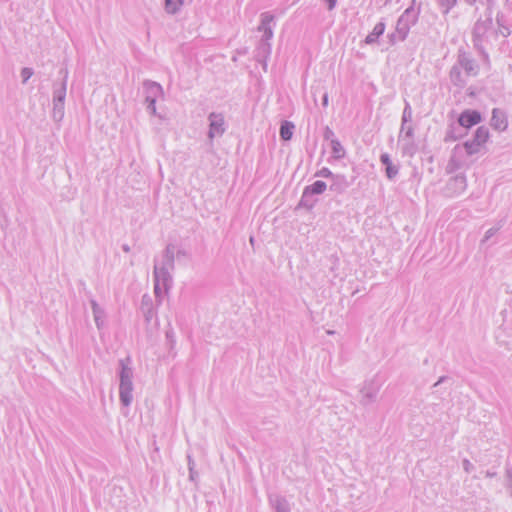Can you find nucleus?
<instances>
[{
    "instance_id": "f257e3e1",
    "label": "nucleus",
    "mask_w": 512,
    "mask_h": 512,
    "mask_svg": "<svg viewBox=\"0 0 512 512\" xmlns=\"http://www.w3.org/2000/svg\"><path fill=\"white\" fill-rule=\"evenodd\" d=\"M175 268V249L173 244H168L163 251L162 260L160 263L155 261L153 277L157 281H162V286L165 291L171 288L173 278L172 271Z\"/></svg>"
},
{
    "instance_id": "f03ea898",
    "label": "nucleus",
    "mask_w": 512,
    "mask_h": 512,
    "mask_svg": "<svg viewBox=\"0 0 512 512\" xmlns=\"http://www.w3.org/2000/svg\"><path fill=\"white\" fill-rule=\"evenodd\" d=\"M414 3L415 0L412 1V4ZM418 17L419 11L413 5L406 8L397 20L395 32L388 35L390 43L394 45L398 41H404L409 34L410 28L417 23Z\"/></svg>"
},
{
    "instance_id": "7ed1b4c3",
    "label": "nucleus",
    "mask_w": 512,
    "mask_h": 512,
    "mask_svg": "<svg viewBox=\"0 0 512 512\" xmlns=\"http://www.w3.org/2000/svg\"><path fill=\"white\" fill-rule=\"evenodd\" d=\"M119 397L124 407H129L133 401V370L130 367V358L119 360Z\"/></svg>"
},
{
    "instance_id": "20e7f679",
    "label": "nucleus",
    "mask_w": 512,
    "mask_h": 512,
    "mask_svg": "<svg viewBox=\"0 0 512 512\" xmlns=\"http://www.w3.org/2000/svg\"><path fill=\"white\" fill-rule=\"evenodd\" d=\"M59 74L63 76L62 81L53 84L52 117L55 121H61L64 117L68 70L63 68L59 71Z\"/></svg>"
},
{
    "instance_id": "39448f33",
    "label": "nucleus",
    "mask_w": 512,
    "mask_h": 512,
    "mask_svg": "<svg viewBox=\"0 0 512 512\" xmlns=\"http://www.w3.org/2000/svg\"><path fill=\"white\" fill-rule=\"evenodd\" d=\"M143 89L147 111L152 115H157L156 101L163 96L162 86L155 81L145 80L143 82Z\"/></svg>"
},
{
    "instance_id": "423d86ee",
    "label": "nucleus",
    "mask_w": 512,
    "mask_h": 512,
    "mask_svg": "<svg viewBox=\"0 0 512 512\" xmlns=\"http://www.w3.org/2000/svg\"><path fill=\"white\" fill-rule=\"evenodd\" d=\"M208 121H209V130H208L209 139L212 140L216 136L220 137L225 133L226 126H225V119H224L223 114L211 112L208 115Z\"/></svg>"
},
{
    "instance_id": "0eeeda50",
    "label": "nucleus",
    "mask_w": 512,
    "mask_h": 512,
    "mask_svg": "<svg viewBox=\"0 0 512 512\" xmlns=\"http://www.w3.org/2000/svg\"><path fill=\"white\" fill-rule=\"evenodd\" d=\"M274 21V16L269 12H264L261 14L260 25L258 26V31L262 32V37L259 41L261 42H270L273 38V29L271 23Z\"/></svg>"
},
{
    "instance_id": "6e6552de",
    "label": "nucleus",
    "mask_w": 512,
    "mask_h": 512,
    "mask_svg": "<svg viewBox=\"0 0 512 512\" xmlns=\"http://www.w3.org/2000/svg\"><path fill=\"white\" fill-rule=\"evenodd\" d=\"M466 188V178L463 175H456L451 177L446 186L445 193L448 196H454L463 192Z\"/></svg>"
},
{
    "instance_id": "1a4fd4ad",
    "label": "nucleus",
    "mask_w": 512,
    "mask_h": 512,
    "mask_svg": "<svg viewBox=\"0 0 512 512\" xmlns=\"http://www.w3.org/2000/svg\"><path fill=\"white\" fill-rule=\"evenodd\" d=\"M456 64L459 65V68H461L462 71H464L465 76L469 77L477 75L478 70L475 61L465 52L459 53Z\"/></svg>"
},
{
    "instance_id": "9d476101",
    "label": "nucleus",
    "mask_w": 512,
    "mask_h": 512,
    "mask_svg": "<svg viewBox=\"0 0 512 512\" xmlns=\"http://www.w3.org/2000/svg\"><path fill=\"white\" fill-rule=\"evenodd\" d=\"M379 392V387L373 382H365L363 387L360 390L361 399L360 403L364 406L369 405L374 402L377 394Z\"/></svg>"
},
{
    "instance_id": "9b49d317",
    "label": "nucleus",
    "mask_w": 512,
    "mask_h": 512,
    "mask_svg": "<svg viewBox=\"0 0 512 512\" xmlns=\"http://www.w3.org/2000/svg\"><path fill=\"white\" fill-rule=\"evenodd\" d=\"M479 122L480 112L477 110H465L460 114L458 118L459 126L466 129L478 124Z\"/></svg>"
},
{
    "instance_id": "f8f14e48",
    "label": "nucleus",
    "mask_w": 512,
    "mask_h": 512,
    "mask_svg": "<svg viewBox=\"0 0 512 512\" xmlns=\"http://www.w3.org/2000/svg\"><path fill=\"white\" fill-rule=\"evenodd\" d=\"M271 54V43L259 41L255 49V60L262 64L263 69H267V60Z\"/></svg>"
},
{
    "instance_id": "ddd939ff",
    "label": "nucleus",
    "mask_w": 512,
    "mask_h": 512,
    "mask_svg": "<svg viewBox=\"0 0 512 512\" xmlns=\"http://www.w3.org/2000/svg\"><path fill=\"white\" fill-rule=\"evenodd\" d=\"M351 184L352 182L349 181L345 175L336 174L331 180L329 189L336 194H343L347 191Z\"/></svg>"
},
{
    "instance_id": "4468645a",
    "label": "nucleus",
    "mask_w": 512,
    "mask_h": 512,
    "mask_svg": "<svg viewBox=\"0 0 512 512\" xmlns=\"http://www.w3.org/2000/svg\"><path fill=\"white\" fill-rule=\"evenodd\" d=\"M490 125L497 131H504L508 125L506 113L499 108H494L492 111Z\"/></svg>"
},
{
    "instance_id": "2eb2a0df",
    "label": "nucleus",
    "mask_w": 512,
    "mask_h": 512,
    "mask_svg": "<svg viewBox=\"0 0 512 512\" xmlns=\"http://www.w3.org/2000/svg\"><path fill=\"white\" fill-rule=\"evenodd\" d=\"M380 162L385 167V175L389 180H394L399 174V164H394L388 153L380 155Z\"/></svg>"
},
{
    "instance_id": "dca6fc26",
    "label": "nucleus",
    "mask_w": 512,
    "mask_h": 512,
    "mask_svg": "<svg viewBox=\"0 0 512 512\" xmlns=\"http://www.w3.org/2000/svg\"><path fill=\"white\" fill-rule=\"evenodd\" d=\"M140 310L145 318V321L149 323L156 315L152 298L145 294L141 299Z\"/></svg>"
},
{
    "instance_id": "f3484780",
    "label": "nucleus",
    "mask_w": 512,
    "mask_h": 512,
    "mask_svg": "<svg viewBox=\"0 0 512 512\" xmlns=\"http://www.w3.org/2000/svg\"><path fill=\"white\" fill-rule=\"evenodd\" d=\"M460 149L467 155H473L480 151V127L475 130L473 140L464 142Z\"/></svg>"
},
{
    "instance_id": "a211bd4d",
    "label": "nucleus",
    "mask_w": 512,
    "mask_h": 512,
    "mask_svg": "<svg viewBox=\"0 0 512 512\" xmlns=\"http://www.w3.org/2000/svg\"><path fill=\"white\" fill-rule=\"evenodd\" d=\"M90 304H91L95 324L98 329H102L105 325L106 313H105L104 309L101 308L99 306V304L94 299L90 300Z\"/></svg>"
},
{
    "instance_id": "6ab92c4d",
    "label": "nucleus",
    "mask_w": 512,
    "mask_h": 512,
    "mask_svg": "<svg viewBox=\"0 0 512 512\" xmlns=\"http://www.w3.org/2000/svg\"><path fill=\"white\" fill-rule=\"evenodd\" d=\"M399 143H401V151L404 156H413L417 150L414 138H402L401 132L399 133Z\"/></svg>"
},
{
    "instance_id": "aec40b11",
    "label": "nucleus",
    "mask_w": 512,
    "mask_h": 512,
    "mask_svg": "<svg viewBox=\"0 0 512 512\" xmlns=\"http://www.w3.org/2000/svg\"><path fill=\"white\" fill-rule=\"evenodd\" d=\"M385 28H386V25L383 21L377 23L374 26L372 32L366 36L364 42L368 45L377 43L379 37L383 35Z\"/></svg>"
},
{
    "instance_id": "412c9836",
    "label": "nucleus",
    "mask_w": 512,
    "mask_h": 512,
    "mask_svg": "<svg viewBox=\"0 0 512 512\" xmlns=\"http://www.w3.org/2000/svg\"><path fill=\"white\" fill-rule=\"evenodd\" d=\"M450 80L451 82L458 87H464L466 84L465 75L462 73V69L459 68V65L456 63L452 66L450 70Z\"/></svg>"
},
{
    "instance_id": "4be33fe9",
    "label": "nucleus",
    "mask_w": 512,
    "mask_h": 512,
    "mask_svg": "<svg viewBox=\"0 0 512 512\" xmlns=\"http://www.w3.org/2000/svg\"><path fill=\"white\" fill-rule=\"evenodd\" d=\"M270 502L277 512H290L289 504L284 497L280 495L271 496Z\"/></svg>"
},
{
    "instance_id": "5701e85b",
    "label": "nucleus",
    "mask_w": 512,
    "mask_h": 512,
    "mask_svg": "<svg viewBox=\"0 0 512 512\" xmlns=\"http://www.w3.org/2000/svg\"><path fill=\"white\" fill-rule=\"evenodd\" d=\"M295 126L290 121H283L280 126V137L284 141H288L293 136Z\"/></svg>"
},
{
    "instance_id": "b1692460",
    "label": "nucleus",
    "mask_w": 512,
    "mask_h": 512,
    "mask_svg": "<svg viewBox=\"0 0 512 512\" xmlns=\"http://www.w3.org/2000/svg\"><path fill=\"white\" fill-rule=\"evenodd\" d=\"M304 189L313 196L320 195L327 189V184L322 180H317L311 185L306 186Z\"/></svg>"
},
{
    "instance_id": "393cba45",
    "label": "nucleus",
    "mask_w": 512,
    "mask_h": 512,
    "mask_svg": "<svg viewBox=\"0 0 512 512\" xmlns=\"http://www.w3.org/2000/svg\"><path fill=\"white\" fill-rule=\"evenodd\" d=\"M316 202L317 200L314 199V196L304 189L299 202V206L311 210L314 208Z\"/></svg>"
},
{
    "instance_id": "a878e982",
    "label": "nucleus",
    "mask_w": 512,
    "mask_h": 512,
    "mask_svg": "<svg viewBox=\"0 0 512 512\" xmlns=\"http://www.w3.org/2000/svg\"><path fill=\"white\" fill-rule=\"evenodd\" d=\"M184 0H164L165 11L168 14H176L182 7Z\"/></svg>"
},
{
    "instance_id": "bb28decb",
    "label": "nucleus",
    "mask_w": 512,
    "mask_h": 512,
    "mask_svg": "<svg viewBox=\"0 0 512 512\" xmlns=\"http://www.w3.org/2000/svg\"><path fill=\"white\" fill-rule=\"evenodd\" d=\"M411 121H412V108H411L409 102L406 101L405 107H404L403 113H402V119H401V128H400L401 134L406 129V124Z\"/></svg>"
},
{
    "instance_id": "cd10ccee",
    "label": "nucleus",
    "mask_w": 512,
    "mask_h": 512,
    "mask_svg": "<svg viewBox=\"0 0 512 512\" xmlns=\"http://www.w3.org/2000/svg\"><path fill=\"white\" fill-rule=\"evenodd\" d=\"M330 144L332 153L336 159H341L345 156V149L343 148L338 139L332 140Z\"/></svg>"
},
{
    "instance_id": "c85d7f7f",
    "label": "nucleus",
    "mask_w": 512,
    "mask_h": 512,
    "mask_svg": "<svg viewBox=\"0 0 512 512\" xmlns=\"http://www.w3.org/2000/svg\"><path fill=\"white\" fill-rule=\"evenodd\" d=\"M497 24H498V33H500L504 37H507L508 35H510L511 32L508 27L503 25L502 17L499 16V13L497 14Z\"/></svg>"
},
{
    "instance_id": "c756f323",
    "label": "nucleus",
    "mask_w": 512,
    "mask_h": 512,
    "mask_svg": "<svg viewBox=\"0 0 512 512\" xmlns=\"http://www.w3.org/2000/svg\"><path fill=\"white\" fill-rule=\"evenodd\" d=\"M336 174H334L329 168L327 167H323L322 169L318 170L316 173H315V177H322V178H329L332 180L333 176H335Z\"/></svg>"
},
{
    "instance_id": "7c9ffc66",
    "label": "nucleus",
    "mask_w": 512,
    "mask_h": 512,
    "mask_svg": "<svg viewBox=\"0 0 512 512\" xmlns=\"http://www.w3.org/2000/svg\"><path fill=\"white\" fill-rule=\"evenodd\" d=\"M439 5L444 8L443 12L447 14L449 10L455 5L456 0H438Z\"/></svg>"
},
{
    "instance_id": "2f4dec72",
    "label": "nucleus",
    "mask_w": 512,
    "mask_h": 512,
    "mask_svg": "<svg viewBox=\"0 0 512 512\" xmlns=\"http://www.w3.org/2000/svg\"><path fill=\"white\" fill-rule=\"evenodd\" d=\"M32 75H33V69L29 68V67H24L21 70L22 83L25 84L31 78Z\"/></svg>"
},
{
    "instance_id": "473e14b6",
    "label": "nucleus",
    "mask_w": 512,
    "mask_h": 512,
    "mask_svg": "<svg viewBox=\"0 0 512 512\" xmlns=\"http://www.w3.org/2000/svg\"><path fill=\"white\" fill-rule=\"evenodd\" d=\"M501 226H502V221L499 222V225L497 227H493V228H490L489 230H487L484 238L482 239V243L489 240L493 235H495Z\"/></svg>"
},
{
    "instance_id": "72a5a7b5",
    "label": "nucleus",
    "mask_w": 512,
    "mask_h": 512,
    "mask_svg": "<svg viewBox=\"0 0 512 512\" xmlns=\"http://www.w3.org/2000/svg\"><path fill=\"white\" fill-rule=\"evenodd\" d=\"M162 292H166L164 289H163V286H162V281H157V279L154 278V293H155V296L158 298L161 296Z\"/></svg>"
},
{
    "instance_id": "f704fd0d",
    "label": "nucleus",
    "mask_w": 512,
    "mask_h": 512,
    "mask_svg": "<svg viewBox=\"0 0 512 512\" xmlns=\"http://www.w3.org/2000/svg\"><path fill=\"white\" fill-rule=\"evenodd\" d=\"M506 487L510 490V494L512 496V468L506 469Z\"/></svg>"
},
{
    "instance_id": "c9c22d12",
    "label": "nucleus",
    "mask_w": 512,
    "mask_h": 512,
    "mask_svg": "<svg viewBox=\"0 0 512 512\" xmlns=\"http://www.w3.org/2000/svg\"><path fill=\"white\" fill-rule=\"evenodd\" d=\"M323 137L325 140H329L330 142L336 139L333 130L329 126L325 127Z\"/></svg>"
},
{
    "instance_id": "e433bc0d",
    "label": "nucleus",
    "mask_w": 512,
    "mask_h": 512,
    "mask_svg": "<svg viewBox=\"0 0 512 512\" xmlns=\"http://www.w3.org/2000/svg\"><path fill=\"white\" fill-rule=\"evenodd\" d=\"M402 138H414V128L412 125L406 124V129L402 133Z\"/></svg>"
},
{
    "instance_id": "4c0bfd02",
    "label": "nucleus",
    "mask_w": 512,
    "mask_h": 512,
    "mask_svg": "<svg viewBox=\"0 0 512 512\" xmlns=\"http://www.w3.org/2000/svg\"><path fill=\"white\" fill-rule=\"evenodd\" d=\"M321 1L326 4V7L329 11L334 10L337 5V0H321Z\"/></svg>"
},
{
    "instance_id": "58836bf2",
    "label": "nucleus",
    "mask_w": 512,
    "mask_h": 512,
    "mask_svg": "<svg viewBox=\"0 0 512 512\" xmlns=\"http://www.w3.org/2000/svg\"><path fill=\"white\" fill-rule=\"evenodd\" d=\"M489 138V131L482 126V144H484Z\"/></svg>"
},
{
    "instance_id": "ea45409f",
    "label": "nucleus",
    "mask_w": 512,
    "mask_h": 512,
    "mask_svg": "<svg viewBox=\"0 0 512 512\" xmlns=\"http://www.w3.org/2000/svg\"><path fill=\"white\" fill-rule=\"evenodd\" d=\"M478 25H479V20H477L475 22V26H474V44H475V46H477V38H478L477 29H478Z\"/></svg>"
},
{
    "instance_id": "a19ab883",
    "label": "nucleus",
    "mask_w": 512,
    "mask_h": 512,
    "mask_svg": "<svg viewBox=\"0 0 512 512\" xmlns=\"http://www.w3.org/2000/svg\"><path fill=\"white\" fill-rule=\"evenodd\" d=\"M463 467H464L466 472H469L470 469L473 468V465L467 459H465L463 461Z\"/></svg>"
},
{
    "instance_id": "79ce46f5",
    "label": "nucleus",
    "mask_w": 512,
    "mask_h": 512,
    "mask_svg": "<svg viewBox=\"0 0 512 512\" xmlns=\"http://www.w3.org/2000/svg\"><path fill=\"white\" fill-rule=\"evenodd\" d=\"M446 140H456L457 139V136L453 134V131H448L447 134H446Z\"/></svg>"
},
{
    "instance_id": "37998d69",
    "label": "nucleus",
    "mask_w": 512,
    "mask_h": 512,
    "mask_svg": "<svg viewBox=\"0 0 512 512\" xmlns=\"http://www.w3.org/2000/svg\"><path fill=\"white\" fill-rule=\"evenodd\" d=\"M328 94L327 93H324L323 97H322V105L324 107H327L328 106Z\"/></svg>"
},
{
    "instance_id": "c03bdc74",
    "label": "nucleus",
    "mask_w": 512,
    "mask_h": 512,
    "mask_svg": "<svg viewBox=\"0 0 512 512\" xmlns=\"http://www.w3.org/2000/svg\"><path fill=\"white\" fill-rule=\"evenodd\" d=\"M195 476H196V472L194 471L193 466H190V470H189V478H190V480H194Z\"/></svg>"
},
{
    "instance_id": "a18cd8bd",
    "label": "nucleus",
    "mask_w": 512,
    "mask_h": 512,
    "mask_svg": "<svg viewBox=\"0 0 512 512\" xmlns=\"http://www.w3.org/2000/svg\"><path fill=\"white\" fill-rule=\"evenodd\" d=\"M481 57H482V65L486 64L488 66L489 65L488 56L483 51H482Z\"/></svg>"
},
{
    "instance_id": "49530a36",
    "label": "nucleus",
    "mask_w": 512,
    "mask_h": 512,
    "mask_svg": "<svg viewBox=\"0 0 512 512\" xmlns=\"http://www.w3.org/2000/svg\"><path fill=\"white\" fill-rule=\"evenodd\" d=\"M446 379H447V377H445V376L440 377L439 380L433 386L434 387L438 386L439 384L443 383Z\"/></svg>"
},
{
    "instance_id": "de8ad7c7",
    "label": "nucleus",
    "mask_w": 512,
    "mask_h": 512,
    "mask_svg": "<svg viewBox=\"0 0 512 512\" xmlns=\"http://www.w3.org/2000/svg\"><path fill=\"white\" fill-rule=\"evenodd\" d=\"M176 254H177V257H181V256L185 257V256H187V253H186L185 250H178Z\"/></svg>"
},
{
    "instance_id": "09e8293b",
    "label": "nucleus",
    "mask_w": 512,
    "mask_h": 512,
    "mask_svg": "<svg viewBox=\"0 0 512 512\" xmlns=\"http://www.w3.org/2000/svg\"><path fill=\"white\" fill-rule=\"evenodd\" d=\"M187 458H188V468L190 469V466L194 467L195 463H194L193 459L191 458V456L188 455Z\"/></svg>"
},
{
    "instance_id": "8fccbe9b",
    "label": "nucleus",
    "mask_w": 512,
    "mask_h": 512,
    "mask_svg": "<svg viewBox=\"0 0 512 512\" xmlns=\"http://www.w3.org/2000/svg\"><path fill=\"white\" fill-rule=\"evenodd\" d=\"M122 249H123L124 252H129L130 251V247H129L128 244H123L122 245Z\"/></svg>"
},
{
    "instance_id": "3c124183",
    "label": "nucleus",
    "mask_w": 512,
    "mask_h": 512,
    "mask_svg": "<svg viewBox=\"0 0 512 512\" xmlns=\"http://www.w3.org/2000/svg\"><path fill=\"white\" fill-rule=\"evenodd\" d=\"M493 2H494V0H487V5H488L487 9H488V10H491V7H492V5H493Z\"/></svg>"
},
{
    "instance_id": "603ef678",
    "label": "nucleus",
    "mask_w": 512,
    "mask_h": 512,
    "mask_svg": "<svg viewBox=\"0 0 512 512\" xmlns=\"http://www.w3.org/2000/svg\"><path fill=\"white\" fill-rule=\"evenodd\" d=\"M495 474H496V473H491L490 471H487V472H486V475H487L488 477H493Z\"/></svg>"
},
{
    "instance_id": "864d4df0",
    "label": "nucleus",
    "mask_w": 512,
    "mask_h": 512,
    "mask_svg": "<svg viewBox=\"0 0 512 512\" xmlns=\"http://www.w3.org/2000/svg\"><path fill=\"white\" fill-rule=\"evenodd\" d=\"M468 3L472 4L474 3L476 0H466Z\"/></svg>"
},
{
    "instance_id": "5fc2aeb1",
    "label": "nucleus",
    "mask_w": 512,
    "mask_h": 512,
    "mask_svg": "<svg viewBox=\"0 0 512 512\" xmlns=\"http://www.w3.org/2000/svg\"><path fill=\"white\" fill-rule=\"evenodd\" d=\"M250 242H251V243H254V239H253V237H250Z\"/></svg>"
},
{
    "instance_id": "6e6d98bb",
    "label": "nucleus",
    "mask_w": 512,
    "mask_h": 512,
    "mask_svg": "<svg viewBox=\"0 0 512 512\" xmlns=\"http://www.w3.org/2000/svg\"><path fill=\"white\" fill-rule=\"evenodd\" d=\"M487 21H488L489 23H491V18H490V16H488Z\"/></svg>"
}]
</instances>
